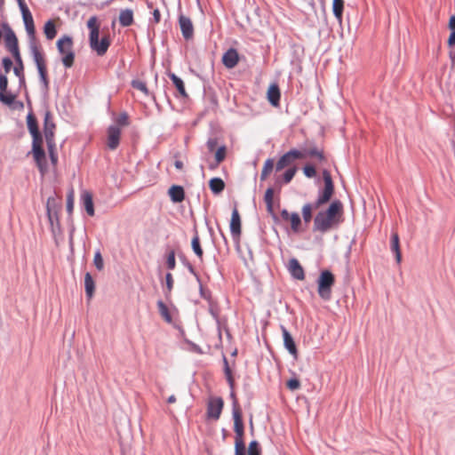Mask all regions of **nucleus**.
I'll return each mask as SVG.
<instances>
[{"label":"nucleus","mask_w":455,"mask_h":455,"mask_svg":"<svg viewBox=\"0 0 455 455\" xmlns=\"http://www.w3.org/2000/svg\"><path fill=\"white\" fill-rule=\"evenodd\" d=\"M303 173L307 178H313L316 175L315 167L312 164H306L303 167Z\"/></svg>","instance_id":"obj_50"},{"label":"nucleus","mask_w":455,"mask_h":455,"mask_svg":"<svg viewBox=\"0 0 455 455\" xmlns=\"http://www.w3.org/2000/svg\"><path fill=\"white\" fill-rule=\"evenodd\" d=\"M239 61V55L235 49H228L222 57V63L227 68H235Z\"/></svg>","instance_id":"obj_18"},{"label":"nucleus","mask_w":455,"mask_h":455,"mask_svg":"<svg viewBox=\"0 0 455 455\" xmlns=\"http://www.w3.org/2000/svg\"><path fill=\"white\" fill-rule=\"evenodd\" d=\"M231 389V392H230V398L232 400V409H233V414L235 413V411H242L240 406H239V403H238V400L236 398V395L234 391V388H230Z\"/></svg>","instance_id":"obj_52"},{"label":"nucleus","mask_w":455,"mask_h":455,"mask_svg":"<svg viewBox=\"0 0 455 455\" xmlns=\"http://www.w3.org/2000/svg\"><path fill=\"white\" fill-rule=\"evenodd\" d=\"M313 206L310 203L305 204L302 207L301 212L303 220L306 224H308L312 220Z\"/></svg>","instance_id":"obj_40"},{"label":"nucleus","mask_w":455,"mask_h":455,"mask_svg":"<svg viewBox=\"0 0 455 455\" xmlns=\"http://www.w3.org/2000/svg\"><path fill=\"white\" fill-rule=\"evenodd\" d=\"M32 136V154L36 161V166L42 174L46 171V157L43 148V136L40 132L31 134Z\"/></svg>","instance_id":"obj_6"},{"label":"nucleus","mask_w":455,"mask_h":455,"mask_svg":"<svg viewBox=\"0 0 455 455\" xmlns=\"http://www.w3.org/2000/svg\"><path fill=\"white\" fill-rule=\"evenodd\" d=\"M179 24L181 34L186 40H190L194 36V26L190 18L180 14L179 16Z\"/></svg>","instance_id":"obj_16"},{"label":"nucleus","mask_w":455,"mask_h":455,"mask_svg":"<svg viewBox=\"0 0 455 455\" xmlns=\"http://www.w3.org/2000/svg\"><path fill=\"white\" fill-rule=\"evenodd\" d=\"M289 271L291 276L297 280H304L305 273L302 266L299 262V260L295 258H292L289 261Z\"/></svg>","instance_id":"obj_20"},{"label":"nucleus","mask_w":455,"mask_h":455,"mask_svg":"<svg viewBox=\"0 0 455 455\" xmlns=\"http://www.w3.org/2000/svg\"><path fill=\"white\" fill-rule=\"evenodd\" d=\"M248 455H261V448L258 441L253 440L249 443Z\"/></svg>","instance_id":"obj_43"},{"label":"nucleus","mask_w":455,"mask_h":455,"mask_svg":"<svg viewBox=\"0 0 455 455\" xmlns=\"http://www.w3.org/2000/svg\"><path fill=\"white\" fill-rule=\"evenodd\" d=\"M273 199H274V189L272 188H268L266 190L265 195H264V202L267 206V213L272 217V219L275 221H277L278 217L274 211Z\"/></svg>","instance_id":"obj_22"},{"label":"nucleus","mask_w":455,"mask_h":455,"mask_svg":"<svg viewBox=\"0 0 455 455\" xmlns=\"http://www.w3.org/2000/svg\"><path fill=\"white\" fill-rule=\"evenodd\" d=\"M449 28L451 30H455V15H452L449 20Z\"/></svg>","instance_id":"obj_64"},{"label":"nucleus","mask_w":455,"mask_h":455,"mask_svg":"<svg viewBox=\"0 0 455 455\" xmlns=\"http://www.w3.org/2000/svg\"><path fill=\"white\" fill-rule=\"evenodd\" d=\"M391 251L395 255V260L400 263L402 260V254L400 251L399 235L397 233H393L391 236Z\"/></svg>","instance_id":"obj_29"},{"label":"nucleus","mask_w":455,"mask_h":455,"mask_svg":"<svg viewBox=\"0 0 455 455\" xmlns=\"http://www.w3.org/2000/svg\"><path fill=\"white\" fill-rule=\"evenodd\" d=\"M121 129L117 125H110L108 128L107 146L109 149L115 150L120 144Z\"/></svg>","instance_id":"obj_15"},{"label":"nucleus","mask_w":455,"mask_h":455,"mask_svg":"<svg viewBox=\"0 0 455 455\" xmlns=\"http://www.w3.org/2000/svg\"><path fill=\"white\" fill-rule=\"evenodd\" d=\"M13 73L19 78L20 88H26L27 85H26V78H25V75H24V68H21L20 73H17V72H13Z\"/></svg>","instance_id":"obj_57"},{"label":"nucleus","mask_w":455,"mask_h":455,"mask_svg":"<svg viewBox=\"0 0 455 455\" xmlns=\"http://www.w3.org/2000/svg\"><path fill=\"white\" fill-rule=\"evenodd\" d=\"M131 84L134 89H137V90L142 92L145 95L148 96L149 94V92H148L146 83H144L140 80H132Z\"/></svg>","instance_id":"obj_44"},{"label":"nucleus","mask_w":455,"mask_h":455,"mask_svg":"<svg viewBox=\"0 0 455 455\" xmlns=\"http://www.w3.org/2000/svg\"><path fill=\"white\" fill-rule=\"evenodd\" d=\"M241 218L236 207L232 211L230 220V232L234 239H239L241 235Z\"/></svg>","instance_id":"obj_17"},{"label":"nucleus","mask_w":455,"mask_h":455,"mask_svg":"<svg viewBox=\"0 0 455 455\" xmlns=\"http://www.w3.org/2000/svg\"><path fill=\"white\" fill-rule=\"evenodd\" d=\"M297 170L298 169L296 166L291 167L288 170H286L282 177L275 178V186L278 189H281L283 183H284V184L290 183L291 181V180L293 179V177L295 176Z\"/></svg>","instance_id":"obj_23"},{"label":"nucleus","mask_w":455,"mask_h":455,"mask_svg":"<svg viewBox=\"0 0 455 455\" xmlns=\"http://www.w3.org/2000/svg\"><path fill=\"white\" fill-rule=\"evenodd\" d=\"M118 20L122 27L132 26L134 22L133 11L132 9L121 10Z\"/></svg>","instance_id":"obj_25"},{"label":"nucleus","mask_w":455,"mask_h":455,"mask_svg":"<svg viewBox=\"0 0 455 455\" xmlns=\"http://www.w3.org/2000/svg\"><path fill=\"white\" fill-rule=\"evenodd\" d=\"M287 387L290 389V390H296V389H299V387H300V382L298 379H291L287 381Z\"/></svg>","instance_id":"obj_58"},{"label":"nucleus","mask_w":455,"mask_h":455,"mask_svg":"<svg viewBox=\"0 0 455 455\" xmlns=\"http://www.w3.org/2000/svg\"><path fill=\"white\" fill-rule=\"evenodd\" d=\"M129 116L126 112L121 113L116 120V124L119 126H128L129 125Z\"/></svg>","instance_id":"obj_47"},{"label":"nucleus","mask_w":455,"mask_h":455,"mask_svg":"<svg viewBox=\"0 0 455 455\" xmlns=\"http://www.w3.org/2000/svg\"><path fill=\"white\" fill-rule=\"evenodd\" d=\"M157 307L159 314L164 319L165 322L168 323H171L172 322V315L167 307V306L164 304L163 300L157 301Z\"/></svg>","instance_id":"obj_34"},{"label":"nucleus","mask_w":455,"mask_h":455,"mask_svg":"<svg viewBox=\"0 0 455 455\" xmlns=\"http://www.w3.org/2000/svg\"><path fill=\"white\" fill-rule=\"evenodd\" d=\"M286 154L289 155L292 162L296 159H302L306 157V154L304 153V148L301 150L291 149Z\"/></svg>","instance_id":"obj_45"},{"label":"nucleus","mask_w":455,"mask_h":455,"mask_svg":"<svg viewBox=\"0 0 455 455\" xmlns=\"http://www.w3.org/2000/svg\"><path fill=\"white\" fill-rule=\"evenodd\" d=\"M1 28L4 31L5 48L12 55L15 61L13 72L20 73V69L24 68V64L20 52L18 37L7 20L1 21Z\"/></svg>","instance_id":"obj_2"},{"label":"nucleus","mask_w":455,"mask_h":455,"mask_svg":"<svg viewBox=\"0 0 455 455\" xmlns=\"http://www.w3.org/2000/svg\"><path fill=\"white\" fill-rule=\"evenodd\" d=\"M191 246H192V250L193 251L195 252V254L200 259H203V254H204V251H203V249L201 247V243H200V239H199V235H198V233L196 230H195V235L194 237L192 238V241H191Z\"/></svg>","instance_id":"obj_33"},{"label":"nucleus","mask_w":455,"mask_h":455,"mask_svg":"<svg viewBox=\"0 0 455 455\" xmlns=\"http://www.w3.org/2000/svg\"><path fill=\"white\" fill-rule=\"evenodd\" d=\"M84 288L87 298L89 299H92L95 291V283L89 272L85 273L84 275Z\"/></svg>","instance_id":"obj_30"},{"label":"nucleus","mask_w":455,"mask_h":455,"mask_svg":"<svg viewBox=\"0 0 455 455\" xmlns=\"http://www.w3.org/2000/svg\"><path fill=\"white\" fill-rule=\"evenodd\" d=\"M274 169V160L272 158H268L265 161L263 168L260 172V180H267V176Z\"/></svg>","instance_id":"obj_36"},{"label":"nucleus","mask_w":455,"mask_h":455,"mask_svg":"<svg viewBox=\"0 0 455 455\" xmlns=\"http://www.w3.org/2000/svg\"><path fill=\"white\" fill-rule=\"evenodd\" d=\"M49 156L51 159V162L53 165L57 164L58 162V156L56 153V144L55 141H52L51 143L46 142Z\"/></svg>","instance_id":"obj_41"},{"label":"nucleus","mask_w":455,"mask_h":455,"mask_svg":"<svg viewBox=\"0 0 455 455\" xmlns=\"http://www.w3.org/2000/svg\"><path fill=\"white\" fill-rule=\"evenodd\" d=\"M292 163V160L290 158L289 155L286 153L283 155L279 160L277 161L275 168V172H280L285 167L289 166Z\"/></svg>","instance_id":"obj_39"},{"label":"nucleus","mask_w":455,"mask_h":455,"mask_svg":"<svg viewBox=\"0 0 455 455\" xmlns=\"http://www.w3.org/2000/svg\"><path fill=\"white\" fill-rule=\"evenodd\" d=\"M209 188L211 191L215 194H220L225 188V182L220 178H212L209 181Z\"/></svg>","instance_id":"obj_31"},{"label":"nucleus","mask_w":455,"mask_h":455,"mask_svg":"<svg viewBox=\"0 0 455 455\" xmlns=\"http://www.w3.org/2000/svg\"><path fill=\"white\" fill-rule=\"evenodd\" d=\"M323 179L324 182V188L320 192L318 198L315 200V202L311 204V206H313V210H316L320 208L323 204L328 203L334 193V184L329 171H323Z\"/></svg>","instance_id":"obj_9"},{"label":"nucleus","mask_w":455,"mask_h":455,"mask_svg":"<svg viewBox=\"0 0 455 455\" xmlns=\"http://www.w3.org/2000/svg\"><path fill=\"white\" fill-rule=\"evenodd\" d=\"M8 88V78L5 74L0 72V92H6Z\"/></svg>","instance_id":"obj_55"},{"label":"nucleus","mask_w":455,"mask_h":455,"mask_svg":"<svg viewBox=\"0 0 455 455\" xmlns=\"http://www.w3.org/2000/svg\"><path fill=\"white\" fill-rule=\"evenodd\" d=\"M234 419V431L235 437V454L245 453V444L243 441L244 426L243 422L242 411H235L233 414Z\"/></svg>","instance_id":"obj_10"},{"label":"nucleus","mask_w":455,"mask_h":455,"mask_svg":"<svg viewBox=\"0 0 455 455\" xmlns=\"http://www.w3.org/2000/svg\"><path fill=\"white\" fill-rule=\"evenodd\" d=\"M281 219L284 222H290L291 228L293 232L299 231L301 219L298 212H289L286 209H283L280 212Z\"/></svg>","instance_id":"obj_14"},{"label":"nucleus","mask_w":455,"mask_h":455,"mask_svg":"<svg viewBox=\"0 0 455 455\" xmlns=\"http://www.w3.org/2000/svg\"><path fill=\"white\" fill-rule=\"evenodd\" d=\"M343 213V204L339 200L331 203L325 211H320L315 216L313 231L326 233L339 223V218Z\"/></svg>","instance_id":"obj_1"},{"label":"nucleus","mask_w":455,"mask_h":455,"mask_svg":"<svg viewBox=\"0 0 455 455\" xmlns=\"http://www.w3.org/2000/svg\"><path fill=\"white\" fill-rule=\"evenodd\" d=\"M27 125L30 134L40 132L37 120L33 113H28L27 116Z\"/></svg>","instance_id":"obj_35"},{"label":"nucleus","mask_w":455,"mask_h":455,"mask_svg":"<svg viewBox=\"0 0 455 455\" xmlns=\"http://www.w3.org/2000/svg\"><path fill=\"white\" fill-rule=\"evenodd\" d=\"M153 18H154V20L156 23H159L160 22V19H161V14H160V11L158 9H155L154 12H153Z\"/></svg>","instance_id":"obj_62"},{"label":"nucleus","mask_w":455,"mask_h":455,"mask_svg":"<svg viewBox=\"0 0 455 455\" xmlns=\"http://www.w3.org/2000/svg\"><path fill=\"white\" fill-rule=\"evenodd\" d=\"M44 34L47 40H52L57 35L56 24L53 20H48L44 25Z\"/></svg>","instance_id":"obj_28"},{"label":"nucleus","mask_w":455,"mask_h":455,"mask_svg":"<svg viewBox=\"0 0 455 455\" xmlns=\"http://www.w3.org/2000/svg\"><path fill=\"white\" fill-rule=\"evenodd\" d=\"M448 44L449 46L455 45V30H452L449 38H448Z\"/></svg>","instance_id":"obj_61"},{"label":"nucleus","mask_w":455,"mask_h":455,"mask_svg":"<svg viewBox=\"0 0 455 455\" xmlns=\"http://www.w3.org/2000/svg\"><path fill=\"white\" fill-rule=\"evenodd\" d=\"M315 158H316V160L319 162V163H325L327 161V158L324 155V152L323 150L322 149L319 154L317 155V156H315Z\"/></svg>","instance_id":"obj_60"},{"label":"nucleus","mask_w":455,"mask_h":455,"mask_svg":"<svg viewBox=\"0 0 455 455\" xmlns=\"http://www.w3.org/2000/svg\"><path fill=\"white\" fill-rule=\"evenodd\" d=\"M16 94H13L7 91L6 92H0V102L6 106H12V104H14V100H16Z\"/></svg>","instance_id":"obj_38"},{"label":"nucleus","mask_w":455,"mask_h":455,"mask_svg":"<svg viewBox=\"0 0 455 455\" xmlns=\"http://www.w3.org/2000/svg\"><path fill=\"white\" fill-rule=\"evenodd\" d=\"M335 277L330 270H323L317 280V292L319 297L327 301L331 298V288L334 285Z\"/></svg>","instance_id":"obj_7"},{"label":"nucleus","mask_w":455,"mask_h":455,"mask_svg":"<svg viewBox=\"0 0 455 455\" xmlns=\"http://www.w3.org/2000/svg\"><path fill=\"white\" fill-rule=\"evenodd\" d=\"M218 144H219V141H218V139L213 137V138H209L207 142H206V147L208 148V151L209 152H213L215 150V148L218 147Z\"/></svg>","instance_id":"obj_56"},{"label":"nucleus","mask_w":455,"mask_h":455,"mask_svg":"<svg viewBox=\"0 0 455 455\" xmlns=\"http://www.w3.org/2000/svg\"><path fill=\"white\" fill-rule=\"evenodd\" d=\"M4 4H5V0H0V16L2 18V21L4 20V19H5V20H7L6 16H5Z\"/></svg>","instance_id":"obj_59"},{"label":"nucleus","mask_w":455,"mask_h":455,"mask_svg":"<svg viewBox=\"0 0 455 455\" xmlns=\"http://www.w3.org/2000/svg\"><path fill=\"white\" fill-rule=\"evenodd\" d=\"M60 206L58 204L56 199L50 196L46 202V212L49 222L52 227V231L54 235L60 233V222L59 218V209Z\"/></svg>","instance_id":"obj_11"},{"label":"nucleus","mask_w":455,"mask_h":455,"mask_svg":"<svg viewBox=\"0 0 455 455\" xmlns=\"http://www.w3.org/2000/svg\"><path fill=\"white\" fill-rule=\"evenodd\" d=\"M224 402L221 397L212 398L207 404V418L218 420L220 417Z\"/></svg>","instance_id":"obj_13"},{"label":"nucleus","mask_w":455,"mask_h":455,"mask_svg":"<svg viewBox=\"0 0 455 455\" xmlns=\"http://www.w3.org/2000/svg\"><path fill=\"white\" fill-rule=\"evenodd\" d=\"M2 66H3V68L4 70V74L7 75L11 71V69H12V68L13 66V62H12L11 58L4 57L2 59Z\"/></svg>","instance_id":"obj_51"},{"label":"nucleus","mask_w":455,"mask_h":455,"mask_svg":"<svg viewBox=\"0 0 455 455\" xmlns=\"http://www.w3.org/2000/svg\"><path fill=\"white\" fill-rule=\"evenodd\" d=\"M30 54L36 66L42 86L44 91H48L50 81L48 77L46 60L44 52H42V49H36V47H34Z\"/></svg>","instance_id":"obj_8"},{"label":"nucleus","mask_w":455,"mask_h":455,"mask_svg":"<svg viewBox=\"0 0 455 455\" xmlns=\"http://www.w3.org/2000/svg\"><path fill=\"white\" fill-rule=\"evenodd\" d=\"M16 1L20 10L25 29L28 36L29 52H31L34 47L36 49H41V46L36 40L34 19L28 4H26L25 0Z\"/></svg>","instance_id":"obj_4"},{"label":"nucleus","mask_w":455,"mask_h":455,"mask_svg":"<svg viewBox=\"0 0 455 455\" xmlns=\"http://www.w3.org/2000/svg\"><path fill=\"white\" fill-rule=\"evenodd\" d=\"M67 212L69 215L72 214L74 209V190L71 188L67 195Z\"/></svg>","instance_id":"obj_46"},{"label":"nucleus","mask_w":455,"mask_h":455,"mask_svg":"<svg viewBox=\"0 0 455 455\" xmlns=\"http://www.w3.org/2000/svg\"><path fill=\"white\" fill-rule=\"evenodd\" d=\"M166 266L168 267V269H174L175 268V266H176V262H175V252L174 251H171L167 256V259H166Z\"/></svg>","instance_id":"obj_53"},{"label":"nucleus","mask_w":455,"mask_h":455,"mask_svg":"<svg viewBox=\"0 0 455 455\" xmlns=\"http://www.w3.org/2000/svg\"><path fill=\"white\" fill-rule=\"evenodd\" d=\"M223 363H224V372H225L226 379L228 380L229 387L233 389L235 387V379L233 378L232 371L229 367L228 359L225 355H223Z\"/></svg>","instance_id":"obj_37"},{"label":"nucleus","mask_w":455,"mask_h":455,"mask_svg":"<svg viewBox=\"0 0 455 455\" xmlns=\"http://www.w3.org/2000/svg\"><path fill=\"white\" fill-rule=\"evenodd\" d=\"M282 333L283 338V345L285 348L289 351L291 355L297 358L298 350L292 336L284 326H282Z\"/></svg>","instance_id":"obj_19"},{"label":"nucleus","mask_w":455,"mask_h":455,"mask_svg":"<svg viewBox=\"0 0 455 455\" xmlns=\"http://www.w3.org/2000/svg\"><path fill=\"white\" fill-rule=\"evenodd\" d=\"M87 27L90 29V47L95 51L99 56L105 55L110 45V39L108 36H103L100 41H99L100 26L97 23L96 16H92L88 20Z\"/></svg>","instance_id":"obj_3"},{"label":"nucleus","mask_w":455,"mask_h":455,"mask_svg":"<svg viewBox=\"0 0 455 455\" xmlns=\"http://www.w3.org/2000/svg\"><path fill=\"white\" fill-rule=\"evenodd\" d=\"M93 264L98 270H102L104 267V260L100 251H96L93 258Z\"/></svg>","instance_id":"obj_48"},{"label":"nucleus","mask_w":455,"mask_h":455,"mask_svg":"<svg viewBox=\"0 0 455 455\" xmlns=\"http://www.w3.org/2000/svg\"><path fill=\"white\" fill-rule=\"evenodd\" d=\"M82 200L84 206V209L88 215L93 216L94 215V206H93V201H92V195L88 191H84L82 193Z\"/></svg>","instance_id":"obj_26"},{"label":"nucleus","mask_w":455,"mask_h":455,"mask_svg":"<svg viewBox=\"0 0 455 455\" xmlns=\"http://www.w3.org/2000/svg\"><path fill=\"white\" fill-rule=\"evenodd\" d=\"M322 149L318 148L315 145L312 147H309V148H304V153L306 154V157L309 156V157L315 158V156H317V155L319 154V152Z\"/></svg>","instance_id":"obj_49"},{"label":"nucleus","mask_w":455,"mask_h":455,"mask_svg":"<svg viewBox=\"0 0 455 455\" xmlns=\"http://www.w3.org/2000/svg\"><path fill=\"white\" fill-rule=\"evenodd\" d=\"M56 47L61 55V62L66 68L74 66L76 53L74 51L73 38L68 35L60 36L56 42Z\"/></svg>","instance_id":"obj_5"},{"label":"nucleus","mask_w":455,"mask_h":455,"mask_svg":"<svg viewBox=\"0 0 455 455\" xmlns=\"http://www.w3.org/2000/svg\"><path fill=\"white\" fill-rule=\"evenodd\" d=\"M227 155V147L225 145H222L219 147L215 152V161L217 164H220L222 163Z\"/></svg>","instance_id":"obj_42"},{"label":"nucleus","mask_w":455,"mask_h":455,"mask_svg":"<svg viewBox=\"0 0 455 455\" xmlns=\"http://www.w3.org/2000/svg\"><path fill=\"white\" fill-rule=\"evenodd\" d=\"M168 195L174 204H179L184 201L185 199V191L182 186L180 185H172L168 189Z\"/></svg>","instance_id":"obj_21"},{"label":"nucleus","mask_w":455,"mask_h":455,"mask_svg":"<svg viewBox=\"0 0 455 455\" xmlns=\"http://www.w3.org/2000/svg\"><path fill=\"white\" fill-rule=\"evenodd\" d=\"M13 109H22L24 108V104L22 101H20V100H14V104H12V106H11Z\"/></svg>","instance_id":"obj_63"},{"label":"nucleus","mask_w":455,"mask_h":455,"mask_svg":"<svg viewBox=\"0 0 455 455\" xmlns=\"http://www.w3.org/2000/svg\"><path fill=\"white\" fill-rule=\"evenodd\" d=\"M55 130L56 124L53 121L52 115L50 110H46L44 117V134L46 142L55 141Z\"/></svg>","instance_id":"obj_12"},{"label":"nucleus","mask_w":455,"mask_h":455,"mask_svg":"<svg viewBox=\"0 0 455 455\" xmlns=\"http://www.w3.org/2000/svg\"><path fill=\"white\" fill-rule=\"evenodd\" d=\"M168 76L172 81L179 93L184 98L188 97V93L186 92L183 80L180 78L178 76H176L174 73L171 72L168 73Z\"/></svg>","instance_id":"obj_27"},{"label":"nucleus","mask_w":455,"mask_h":455,"mask_svg":"<svg viewBox=\"0 0 455 455\" xmlns=\"http://www.w3.org/2000/svg\"><path fill=\"white\" fill-rule=\"evenodd\" d=\"M344 10V0L332 1V12L337 20L341 23Z\"/></svg>","instance_id":"obj_32"},{"label":"nucleus","mask_w":455,"mask_h":455,"mask_svg":"<svg viewBox=\"0 0 455 455\" xmlns=\"http://www.w3.org/2000/svg\"><path fill=\"white\" fill-rule=\"evenodd\" d=\"M165 281H166V288L167 291L165 292V296L168 297L171 294V291L173 287V278L171 273H167L165 275Z\"/></svg>","instance_id":"obj_54"},{"label":"nucleus","mask_w":455,"mask_h":455,"mask_svg":"<svg viewBox=\"0 0 455 455\" xmlns=\"http://www.w3.org/2000/svg\"><path fill=\"white\" fill-rule=\"evenodd\" d=\"M267 95V100L272 106L277 107L279 105L281 92L279 86L276 84H272L268 87Z\"/></svg>","instance_id":"obj_24"}]
</instances>
